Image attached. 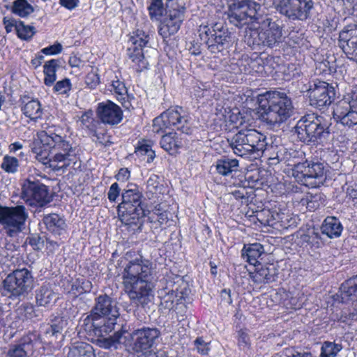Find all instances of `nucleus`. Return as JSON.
Listing matches in <instances>:
<instances>
[{
  "label": "nucleus",
  "instance_id": "obj_61",
  "mask_svg": "<svg viewBox=\"0 0 357 357\" xmlns=\"http://www.w3.org/2000/svg\"><path fill=\"white\" fill-rule=\"evenodd\" d=\"M19 22L20 20L4 17L3 22L6 33H8L14 31L17 33V26H18Z\"/></svg>",
  "mask_w": 357,
  "mask_h": 357
},
{
  "label": "nucleus",
  "instance_id": "obj_64",
  "mask_svg": "<svg viewBox=\"0 0 357 357\" xmlns=\"http://www.w3.org/2000/svg\"><path fill=\"white\" fill-rule=\"evenodd\" d=\"M28 242L34 250H41L43 247V241L38 236H32L28 238Z\"/></svg>",
  "mask_w": 357,
  "mask_h": 357
},
{
  "label": "nucleus",
  "instance_id": "obj_1",
  "mask_svg": "<svg viewBox=\"0 0 357 357\" xmlns=\"http://www.w3.org/2000/svg\"><path fill=\"white\" fill-rule=\"evenodd\" d=\"M60 131L53 128L39 131L31 144L36 159L54 169L68 167L76 155L75 149Z\"/></svg>",
  "mask_w": 357,
  "mask_h": 357
},
{
  "label": "nucleus",
  "instance_id": "obj_26",
  "mask_svg": "<svg viewBox=\"0 0 357 357\" xmlns=\"http://www.w3.org/2000/svg\"><path fill=\"white\" fill-rule=\"evenodd\" d=\"M160 144L164 150L172 154L183 146V140L178 133L170 132L162 135Z\"/></svg>",
  "mask_w": 357,
  "mask_h": 357
},
{
  "label": "nucleus",
  "instance_id": "obj_31",
  "mask_svg": "<svg viewBox=\"0 0 357 357\" xmlns=\"http://www.w3.org/2000/svg\"><path fill=\"white\" fill-rule=\"evenodd\" d=\"M33 345L29 336L22 339L19 345L10 349L8 353V357H27L33 353Z\"/></svg>",
  "mask_w": 357,
  "mask_h": 357
},
{
  "label": "nucleus",
  "instance_id": "obj_45",
  "mask_svg": "<svg viewBox=\"0 0 357 357\" xmlns=\"http://www.w3.org/2000/svg\"><path fill=\"white\" fill-rule=\"evenodd\" d=\"M217 27H218L217 24L212 27L208 25L199 26V35L201 40L207 44L208 47L212 44L211 39H212L215 35Z\"/></svg>",
  "mask_w": 357,
  "mask_h": 357
},
{
  "label": "nucleus",
  "instance_id": "obj_15",
  "mask_svg": "<svg viewBox=\"0 0 357 357\" xmlns=\"http://www.w3.org/2000/svg\"><path fill=\"white\" fill-rule=\"evenodd\" d=\"M22 197L31 206L42 207L50 202L47 186L27 178L22 188Z\"/></svg>",
  "mask_w": 357,
  "mask_h": 357
},
{
  "label": "nucleus",
  "instance_id": "obj_51",
  "mask_svg": "<svg viewBox=\"0 0 357 357\" xmlns=\"http://www.w3.org/2000/svg\"><path fill=\"white\" fill-rule=\"evenodd\" d=\"M91 133L93 136L96 137L95 141L96 142L105 146L112 143L110 141V136L106 131L101 128V125L100 126H97Z\"/></svg>",
  "mask_w": 357,
  "mask_h": 357
},
{
  "label": "nucleus",
  "instance_id": "obj_13",
  "mask_svg": "<svg viewBox=\"0 0 357 357\" xmlns=\"http://www.w3.org/2000/svg\"><path fill=\"white\" fill-rule=\"evenodd\" d=\"M276 10L290 20H304L313 7L312 0H272Z\"/></svg>",
  "mask_w": 357,
  "mask_h": 357
},
{
  "label": "nucleus",
  "instance_id": "obj_9",
  "mask_svg": "<svg viewBox=\"0 0 357 357\" xmlns=\"http://www.w3.org/2000/svg\"><path fill=\"white\" fill-rule=\"evenodd\" d=\"M323 117L310 114L303 116L294 128L295 134L300 141L304 143L315 142L321 139L327 127L323 123Z\"/></svg>",
  "mask_w": 357,
  "mask_h": 357
},
{
  "label": "nucleus",
  "instance_id": "obj_24",
  "mask_svg": "<svg viewBox=\"0 0 357 357\" xmlns=\"http://www.w3.org/2000/svg\"><path fill=\"white\" fill-rule=\"evenodd\" d=\"M160 298V307L164 309L172 310L175 307L176 303L183 300V295L181 291L162 289L159 292Z\"/></svg>",
  "mask_w": 357,
  "mask_h": 357
},
{
  "label": "nucleus",
  "instance_id": "obj_20",
  "mask_svg": "<svg viewBox=\"0 0 357 357\" xmlns=\"http://www.w3.org/2000/svg\"><path fill=\"white\" fill-rule=\"evenodd\" d=\"M260 29L263 45L273 47L278 43L282 37V29L279 24L267 17H261Z\"/></svg>",
  "mask_w": 357,
  "mask_h": 357
},
{
  "label": "nucleus",
  "instance_id": "obj_41",
  "mask_svg": "<svg viewBox=\"0 0 357 357\" xmlns=\"http://www.w3.org/2000/svg\"><path fill=\"white\" fill-rule=\"evenodd\" d=\"M43 68L44 83L46 86H52L56 79V72L58 68V61L56 59H51L45 63Z\"/></svg>",
  "mask_w": 357,
  "mask_h": 357
},
{
  "label": "nucleus",
  "instance_id": "obj_57",
  "mask_svg": "<svg viewBox=\"0 0 357 357\" xmlns=\"http://www.w3.org/2000/svg\"><path fill=\"white\" fill-rule=\"evenodd\" d=\"M85 83L90 89H95L100 83L98 75L91 71L87 74L85 79Z\"/></svg>",
  "mask_w": 357,
  "mask_h": 357
},
{
  "label": "nucleus",
  "instance_id": "obj_55",
  "mask_svg": "<svg viewBox=\"0 0 357 357\" xmlns=\"http://www.w3.org/2000/svg\"><path fill=\"white\" fill-rule=\"evenodd\" d=\"M175 312L176 314V319L178 321H181L184 320L186 317L188 307L185 303V298L183 300H181L179 302L176 303L175 307L172 310Z\"/></svg>",
  "mask_w": 357,
  "mask_h": 357
},
{
  "label": "nucleus",
  "instance_id": "obj_46",
  "mask_svg": "<svg viewBox=\"0 0 357 357\" xmlns=\"http://www.w3.org/2000/svg\"><path fill=\"white\" fill-rule=\"evenodd\" d=\"M36 33L35 27L25 24L23 22H19L17 26V35L22 40H28L31 39Z\"/></svg>",
  "mask_w": 357,
  "mask_h": 357
},
{
  "label": "nucleus",
  "instance_id": "obj_53",
  "mask_svg": "<svg viewBox=\"0 0 357 357\" xmlns=\"http://www.w3.org/2000/svg\"><path fill=\"white\" fill-rule=\"evenodd\" d=\"M149 11L151 18L160 17L164 11L163 3L161 0H153L149 6Z\"/></svg>",
  "mask_w": 357,
  "mask_h": 357
},
{
  "label": "nucleus",
  "instance_id": "obj_60",
  "mask_svg": "<svg viewBox=\"0 0 357 357\" xmlns=\"http://www.w3.org/2000/svg\"><path fill=\"white\" fill-rule=\"evenodd\" d=\"M120 195V188L117 183H114L109 187L107 197L109 202H115Z\"/></svg>",
  "mask_w": 357,
  "mask_h": 357
},
{
  "label": "nucleus",
  "instance_id": "obj_21",
  "mask_svg": "<svg viewBox=\"0 0 357 357\" xmlns=\"http://www.w3.org/2000/svg\"><path fill=\"white\" fill-rule=\"evenodd\" d=\"M333 117L344 126L357 125V105L352 106L346 101H339L333 109Z\"/></svg>",
  "mask_w": 357,
  "mask_h": 357
},
{
  "label": "nucleus",
  "instance_id": "obj_4",
  "mask_svg": "<svg viewBox=\"0 0 357 357\" xmlns=\"http://www.w3.org/2000/svg\"><path fill=\"white\" fill-rule=\"evenodd\" d=\"M257 102L261 119L271 126L281 124L292 114V102L284 92L266 91L258 96Z\"/></svg>",
  "mask_w": 357,
  "mask_h": 357
},
{
  "label": "nucleus",
  "instance_id": "obj_63",
  "mask_svg": "<svg viewBox=\"0 0 357 357\" xmlns=\"http://www.w3.org/2000/svg\"><path fill=\"white\" fill-rule=\"evenodd\" d=\"M320 235L314 229H309L307 234L305 235L304 240L310 244H319Z\"/></svg>",
  "mask_w": 357,
  "mask_h": 357
},
{
  "label": "nucleus",
  "instance_id": "obj_34",
  "mask_svg": "<svg viewBox=\"0 0 357 357\" xmlns=\"http://www.w3.org/2000/svg\"><path fill=\"white\" fill-rule=\"evenodd\" d=\"M135 153L139 160L146 161L148 163L151 162L155 157L151 142L144 139L138 142L135 147Z\"/></svg>",
  "mask_w": 357,
  "mask_h": 357
},
{
  "label": "nucleus",
  "instance_id": "obj_17",
  "mask_svg": "<svg viewBox=\"0 0 357 357\" xmlns=\"http://www.w3.org/2000/svg\"><path fill=\"white\" fill-rule=\"evenodd\" d=\"M184 20L183 8H169L160 20L158 33L163 38H167L179 30Z\"/></svg>",
  "mask_w": 357,
  "mask_h": 357
},
{
  "label": "nucleus",
  "instance_id": "obj_44",
  "mask_svg": "<svg viewBox=\"0 0 357 357\" xmlns=\"http://www.w3.org/2000/svg\"><path fill=\"white\" fill-rule=\"evenodd\" d=\"M20 162L16 157L6 155L2 160L1 168L6 173L15 174L18 171Z\"/></svg>",
  "mask_w": 357,
  "mask_h": 357
},
{
  "label": "nucleus",
  "instance_id": "obj_56",
  "mask_svg": "<svg viewBox=\"0 0 357 357\" xmlns=\"http://www.w3.org/2000/svg\"><path fill=\"white\" fill-rule=\"evenodd\" d=\"M71 86L70 80L68 78H65L57 82L54 85V89L60 94H66L70 91Z\"/></svg>",
  "mask_w": 357,
  "mask_h": 357
},
{
  "label": "nucleus",
  "instance_id": "obj_8",
  "mask_svg": "<svg viewBox=\"0 0 357 357\" xmlns=\"http://www.w3.org/2000/svg\"><path fill=\"white\" fill-rule=\"evenodd\" d=\"M28 217L29 213L22 205L0 206V229H3L7 236L13 237L22 231Z\"/></svg>",
  "mask_w": 357,
  "mask_h": 357
},
{
  "label": "nucleus",
  "instance_id": "obj_29",
  "mask_svg": "<svg viewBox=\"0 0 357 357\" xmlns=\"http://www.w3.org/2000/svg\"><path fill=\"white\" fill-rule=\"evenodd\" d=\"M230 33L222 26L217 27V31L214 37L211 39L212 43L209 48L211 52H221L225 47L229 44Z\"/></svg>",
  "mask_w": 357,
  "mask_h": 357
},
{
  "label": "nucleus",
  "instance_id": "obj_40",
  "mask_svg": "<svg viewBox=\"0 0 357 357\" xmlns=\"http://www.w3.org/2000/svg\"><path fill=\"white\" fill-rule=\"evenodd\" d=\"M342 349L341 342L324 341L321 344L319 357H336Z\"/></svg>",
  "mask_w": 357,
  "mask_h": 357
},
{
  "label": "nucleus",
  "instance_id": "obj_39",
  "mask_svg": "<svg viewBox=\"0 0 357 357\" xmlns=\"http://www.w3.org/2000/svg\"><path fill=\"white\" fill-rule=\"evenodd\" d=\"M70 284V288L68 289V292L75 296L89 292L92 289L91 282L83 278L72 280Z\"/></svg>",
  "mask_w": 357,
  "mask_h": 357
},
{
  "label": "nucleus",
  "instance_id": "obj_11",
  "mask_svg": "<svg viewBox=\"0 0 357 357\" xmlns=\"http://www.w3.org/2000/svg\"><path fill=\"white\" fill-rule=\"evenodd\" d=\"M326 165L320 162H300L294 165L293 175L298 178H303L305 185L312 188L319 187L324 183L326 177Z\"/></svg>",
  "mask_w": 357,
  "mask_h": 357
},
{
  "label": "nucleus",
  "instance_id": "obj_2",
  "mask_svg": "<svg viewBox=\"0 0 357 357\" xmlns=\"http://www.w3.org/2000/svg\"><path fill=\"white\" fill-rule=\"evenodd\" d=\"M155 270L153 264L142 257L130 261L122 273L123 285L130 300L144 306L154 296Z\"/></svg>",
  "mask_w": 357,
  "mask_h": 357
},
{
  "label": "nucleus",
  "instance_id": "obj_37",
  "mask_svg": "<svg viewBox=\"0 0 357 357\" xmlns=\"http://www.w3.org/2000/svg\"><path fill=\"white\" fill-rule=\"evenodd\" d=\"M23 114L31 120L40 119L43 115V109L40 101L32 99L26 102L22 108Z\"/></svg>",
  "mask_w": 357,
  "mask_h": 357
},
{
  "label": "nucleus",
  "instance_id": "obj_18",
  "mask_svg": "<svg viewBox=\"0 0 357 357\" xmlns=\"http://www.w3.org/2000/svg\"><path fill=\"white\" fill-rule=\"evenodd\" d=\"M256 132L257 130L252 128L241 129L229 140L236 155L242 157L250 154V142L252 139H255Z\"/></svg>",
  "mask_w": 357,
  "mask_h": 357
},
{
  "label": "nucleus",
  "instance_id": "obj_5",
  "mask_svg": "<svg viewBox=\"0 0 357 357\" xmlns=\"http://www.w3.org/2000/svg\"><path fill=\"white\" fill-rule=\"evenodd\" d=\"M119 317L116 303L107 295L99 296L91 312L83 321L85 330L102 335L114 330Z\"/></svg>",
  "mask_w": 357,
  "mask_h": 357
},
{
  "label": "nucleus",
  "instance_id": "obj_35",
  "mask_svg": "<svg viewBox=\"0 0 357 357\" xmlns=\"http://www.w3.org/2000/svg\"><path fill=\"white\" fill-rule=\"evenodd\" d=\"M117 78L116 76H115ZM110 91L114 92L116 99L126 107H128V89L125 86V84L120 81L119 79H113L111 83Z\"/></svg>",
  "mask_w": 357,
  "mask_h": 357
},
{
  "label": "nucleus",
  "instance_id": "obj_49",
  "mask_svg": "<svg viewBox=\"0 0 357 357\" xmlns=\"http://www.w3.org/2000/svg\"><path fill=\"white\" fill-rule=\"evenodd\" d=\"M250 277L254 282L257 284L267 282L271 279L269 270L266 267H261L257 271L250 273Z\"/></svg>",
  "mask_w": 357,
  "mask_h": 357
},
{
  "label": "nucleus",
  "instance_id": "obj_19",
  "mask_svg": "<svg viewBox=\"0 0 357 357\" xmlns=\"http://www.w3.org/2000/svg\"><path fill=\"white\" fill-rule=\"evenodd\" d=\"M97 114L101 123L112 126L121 123L123 116L121 107L111 101L99 103Z\"/></svg>",
  "mask_w": 357,
  "mask_h": 357
},
{
  "label": "nucleus",
  "instance_id": "obj_28",
  "mask_svg": "<svg viewBox=\"0 0 357 357\" xmlns=\"http://www.w3.org/2000/svg\"><path fill=\"white\" fill-rule=\"evenodd\" d=\"M340 296L343 303L357 301V275L347 280L341 285Z\"/></svg>",
  "mask_w": 357,
  "mask_h": 357
},
{
  "label": "nucleus",
  "instance_id": "obj_43",
  "mask_svg": "<svg viewBox=\"0 0 357 357\" xmlns=\"http://www.w3.org/2000/svg\"><path fill=\"white\" fill-rule=\"evenodd\" d=\"M257 61L252 59L248 55L243 54L236 63L238 67V72L241 73L250 74L255 70Z\"/></svg>",
  "mask_w": 357,
  "mask_h": 357
},
{
  "label": "nucleus",
  "instance_id": "obj_12",
  "mask_svg": "<svg viewBox=\"0 0 357 357\" xmlns=\"http://www.w3.org/2000/svg\"><path fill=\"white\" fill-rule=\"evenodd\" d=\"M160 335V333L157 328L144 327L128 333L123 344L134 352L144 353L153 347Z\"/></svg>",
  "mask_w": 357,
  "mask_h": 357
},
{
  "label": "nucleus",
  "instance_id": "obj_30",
  "mask_svg": "<svg viewBox=\"0 0 357 357\" xmlns=\"http://www.w3.org/2000/svg\"><path fill=\"white\" fill-rule=\"evenodd\" d=\"M43 222L50 231L57 235L61 234L66 227L64 219L56 213L45 215Z\"/></svg>",
  "mask_w": 357,
  "mask_h": 357
},
{
  "label": "nucleus",
  "instance_id": "obj_23",
  "mask_svg": "<svg viewBox=\"0 0 357 357\" xmlns=\"http://www.w3.org/2000/svg\"><path fill=\"white\" fill-rule=\"evenodd\" d=\"M109 333L102 335L95 334L97 337L98 345L103 349H109L112 348L118 349L120 344H123L124 340L127 339L126 331L121 330L116 332L113 335L106 337Z\"/></svg>",
  "mask_w": 357,
  "mask_h": 357
},
{
  "label": "nucleus",
  "instance_id": "obj_33",
  "mask_svg": "<svg viewBox=\"0 0 357 357\" xmlns=\"http://www.w3.org/2000/svg\"><path fill=\"white\" fill-rule=\"evenodd\" d=\"M264 251V248L260 243H252L248 245V247L244 246L242 256L250 264L256 266Z\"/></svg>",
  "mask_w": 357,
  "mask_h": 357
},
{
  "label": "nucleus",
  "instance_id": "obj_62",
  "mask_svg": "<svg viewBox=\"0 0 357 357\" xmlns=\"http://www.w3.org/2000/svg\"><path fill=\"white\" fill-rule=\"evenodd\" d=\"M340 101H346L351 105H357V85L354 86L351 91L344 96V98Z\"/></svg>",
  "mask_w": 357,
  "mask_h": 357
},
{
  "label": "nucleus",
  "instance_id": "obj_54",
  "mask_svg": "<svg viewBox=\"0 0 357 357\" xmlns=\"http://www.w3.org/2000/svg\"><path fill=\"white\" fill-rule=\"evenodd\" d=\"M146 188L148 191L154 195L160 192L161 185L159 184V178L157 175H151L147 182Z\"/></svg>",
  "mask_w": 357,
  "mask_h": 357
},
{
  "label": "nucleus",
  "instance_id": "obj_32",
  "mask_svg": "<svg viewBox=\"0 0 357 357\" xmlns=\"http://www.w3.org/2000/svg\"><path fill=\"white\" fill-rule=\"evenodd\" d=\"M217 172L224 176H229L238 170V160L227 157L218 159L215 162Z\"/></svg>",
  "mask_w": 357,
  "mask_h": 357
},
{
  "label": "nucleus",
  "instance_id": "obj_6",
  "mask_svg": "<svg viewBox=\"0 0 357 357\" xmlns=\"http://www.w3.org/2000/svg\"><path fill=\"white\" fill-rule=\"evenodd\" d=\"M128 189L122 192V202L118 205V215L122 223L126 225H137L145 215L142 206V195L138 187L130 184Z\"/></svg>",
  "mask_w": 357,
  "mask_h": 357
},
{
  "label": "nucleus",
  "instance_id": "obj_58",
  "mask_svg": "<svg viewBox=\"0 0 357 357\" xmlns=\"http://www.w3.org/2000/svg\"><path fill=\"white\" fill-rule=\"evenodd\" d=\"M195 346L197 352L202 355L207 354L209 351L208 343L202 337H198L195 340Z\"/></svg>",
  "mask_w": 357,
  "mask_h": 357
},
{
  "label": "nucleus",
  "instance_id": "obj_25",
  "mask_svg": "<svg viewBox=\"0 0 357 357\" xmlns=\"http://www.w3.org/2000/svg\"><path fill=\"white\" fill-rule=\"evenodd\" d=\"M36 303L40 306L48 307L58 298L50 284H43L36 291Z\"/></svg>",
  "mask_w": 357,
  "mask_h": 357
},
{
  "label": "nucleus",
  "instance_id": "obj_14",
  "mask_svg": "<svg viewBox=\"0 0 357 357\" xmlns=\"http://www.w3.org/2000/svg\"><path fill=\"white\" fill-rule=\"evenodd\" d=\"M33 284V275L28 269L14 271L3 280V288L13 296H19L29 292Z\"/></svg>",
  "mask_w": 357,
  "mask_h": 357
},
{
  "label": "nucleus",
  "instance_id": "obj_38",
  "mask_svg": "<svg viewBox=\"0 0 357 357\" xmlns=\"http://www.w3.org/2000/svg\"><path fill=\"white\" fill-rule=\"evenodd\" d=\"M34 10L33 6L27 0H15L11 7V12L22 18L28 17Z\"/></svg>",
  "mask_w": 357,
  "mask_h": 357
},
{
  "label": "nucleus",
  "instance_id": "obj_10",
  "mask_svg": "<svg viewBox=\"0 0 357 357\" xmlns=\"http://www.w3.org/2000/svg\"><path fill=\"white\" fill-rule=\"evenodd\" d=\"M150 36L141 29L132 31L128 40V56L133 63L132 67L142 72L148 68V62L145 59L143 49L148 46Z\"/></svg>",
  "mask_w": 357,
  "mask_h": 357
},
{
  "label": "nucleus",
  "instance_id": "obj_3",
  "mask_svg": "<svg viewBox=\"0 0 357 357\" xmlns=\"http://www.w3.org/2000/svg\"><path fill=\"white\" fill-rule=\"evenodd\" d=\"M261 6L255 0H234L229 6L227 17L229 22L234 26L245 29V41L249 46L263 45L261 29L258 11Z\"/></svg>",
  "mask_w": 357,
  "mask_h": 357
},
{
  "label": "nucleus",
  "instance_id": "obj_16",
  "mask_svg": "<svg viewBox=\"0 0 357 357\" xmlns=\"http://www.w3.org/2000/svg\"><path fill=\"white\" fill-rule=\"evenodd\" d=\"M334 94V88L320 80L314 81L307 90L310 105L319 109L331 105Z\"/></svg>",
  "mask_w": 357,
  "mask_h": 357
},
{
  "label": "nucleus",
  "instance_id": "obj_59",
  "mask_svg": "<svg viewBox=\"0 0 357 357\" xmlns=\"http://www.w3.org/2000/svg\"><path fill=\"white\" fill-rule=\"evenodd\" d=\"M63 47L61 43H55L41 50V52L45 55H54L61 52Z\"/></svg>",
  "mask_w": 357,
  "mask_h": 357
},
{
  "label": "nucleus",
  "instance_id": "obj_36",
  "mask_svg": "<svg viewBox=\"0 0 357 357\" xmlns=\"http://www.w3.org/2000/svg\"><path fill=\"white\" fill-rule=\"evenodd\" d=\"M68 357H95L93 348L86 342L75 344L69 349Z\"/></svg>",
  "mask_w": 357,
  "mask_h": 357
},
{
  "label": "nucleus",
  "instance_id": "obj_48",
  "mask_svg": "<svg viewBox=\"0 0 357 357\" xmlns=\"http://www.w3.org/2000/svg\"><path fill=\"white\" fill-rule=\"evenodd\" d=\"M301 202L303 204H306L310 211H315L324 203L321 194L308 195L306 198L302 199Z\"/></svg>",
  "mask_w": 357,
  "mask_h": 357
},
{
  "label": "nucleus",
  "instance_id": "obj_42",
  "mask_svg": "<svg viewBox=\"0 0 357 357\" xmlns=\"http://www.w3.org/2000/svg\"><path fill=\"white\" fill-rule=\"evenodd\" d=\"M255 139H252L250 142L251 153H255L257 156H260L266 150L267 146L266 137L257 130L254 136Z\"/></svg>",
  "mask_w": 357,
  "mask_h": 357
},
{
  "label": "nucleus",
  "instance_id": "obj_22",
  "mask_svg": "<svg viewBox=\"0 0 357 357\" xmlns=\"http://www.w3.org/2000/svg\"><path fill=\"white\" fill-rule=\"evenodd\" d=\"M339 46L348 59L357 61V29L342 30L339 35Z\"/></svg>",
  "mask_w": 357,
  "mask_h": 357
},
{
  "label": "nucleus",
  "instance_id": "obj_50",
  "mask_svg": "<svg viewBox=\"0 0 357 357\" xmlns=\"http://www.w3.org/2000/svg\"><path fill=\"white\" fill-rule=\"evenodd\" d=\"M68 321L62 317H55L52 321L50 324V329L52 330V335L57 337L58 334H61L63 329L66 327Z\"/></svg>",
  "mask_w": 357,
  "mask_h": 357
},
{
  "label": "nucleus",
  "instance_id": "obj_27",
  "mask_svg": "<svg viewBox=\"0 0 357 357\" xmlns=\"http://www.w3.org/2000/svg\"><path fill=\"white\" fill-rule=\"evenodd\" d=\"M342 229L340 221L335 217H327L321 227L322 234L330 238L340 237Z\"/></svg>",
  "mask_w": 357,
  "mask_h": 357
},
{
  "label": "nucleus",
  "instance_id": "obj_52",
  "mask_svg": "<svg viewBox=\"0 0 357 357\" xmlns=\"http://www.w3.org/2000/svg\"><path fill=\"white\" fill-rule=\"evenodd\" d=\"M273 357H314L310 352H300L294 348L288 347L284 349L280 354Z\"/></svg>",
  "mask_w": 357,
  "mask_h": 357
},
{
  "label": "nucleus",
  "instance_id": "obj_47",
  "mask_svg": "<svg viewBox=\"0 0 357 357\" xmlns=\"http://www.w3.org/2000/svg\"><path fill=\"white\" fill-rule=\"evenodd\" d=\"M82 126L91 132L97 126H100V122L93 119L91 111L85 112L79 118Z\"/></svg>",
  "mask_w": 357,
  "mask_h": 357
},
{
  "label": "nucleus",
  "instance_id": "obj_7",
  "mask_svg": "<svg viewBox=\"0 0 357 357\" xmlns=\"http://www.w3.org/2000/svg\"><path fill=\"white\" fill-rule=\"evenodd\" d=\"M172 128L181 130L183 133L190 132V117L181 107L169 108L153 120L154 132L161 133Z\"/></svg>",
  "mask_w": 357,
  "mask_h": 357
}]
</instances>
